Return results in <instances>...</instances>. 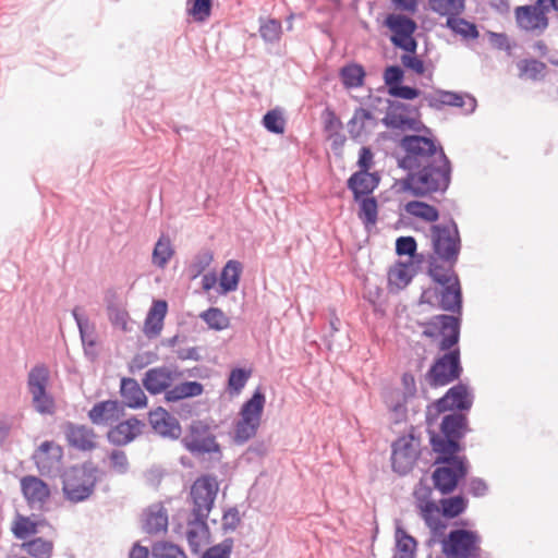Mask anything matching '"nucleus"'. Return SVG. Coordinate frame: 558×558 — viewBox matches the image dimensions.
Instances as JSON below:
<instances>
[{
	"label": "nucleus",
	"mask_w": 558,
	"mask_h": 558,
	"mask_svg": "<svg viewBox=\"0 0 558 558\" xmlns=\"http://www.w3.org/2000/svg\"><path fill=\"white\" fill-rule=\"evenodd\" d=\"M404 155L398 165L408 171L399 187L415 197L445 193L451 182L452 167L442 146L426 135H405L400 142Z\"/></svg>",
	"instance_id": "nucleus-1"
},
{
	"label": "nucleus",
	"mask_w": 558,
	"mask_h": 558,
	"mask_svg": "<svg viewBox=\"0 0 558 558\" xmlns=\"http://www.w3.org/2000/svg\"><path fill=\"white\" fill-rule=\"evenodd\" d=\"M470 432L465 413L452 412L441 418L440 433H430L429 442L435 453H461V440Z\"/></svg>",
	"instance_id": "nucleus-2"
},
{
	"label": "nucleus",
	"mask_w": 558,
	"mask_h": 558,
	"mask_svg": "<svg viewBox=\"0 0 558 558\" xmlns=\"http://www.w3.org/2000/svg\"><path fill=\"white\" fill-rule=\"evenodd\" d=\"M435 464L432 478L434 487L442 495L452 493L470 469L468 458L460 453H436Z\"/></svg>",
	"instance_id": "nucleus-3"
},
{
	"label": "nucleus",
	"mask_w": 558,
	"mask_h": 558,
	"mask_svg": "<svg viewBox=\"0 0 558 558\" xmlns=\"http://www.w3.org/2000/svg\"><path fill=\"white\" fill-rule=\"evenodd\" d=\"M98 472L92 462L70 468L63 477L62 490L65 498L74 504L87 500L95 490Z\"/></svg>",
	"instance_id": "nucleus-4"
},
{
	"label": "nucleus",
	"mask_w": 558,
	"mask_h": 558,
	"mask_svg": "<svg viewBox=\"0 0 558 558\" xmlns=\"http://www.w3.org/2000/svg\"><path fill=\"white\" fill-rule=\"evenodd\" d=\"M430 240L434 253L448 265L454 266L461 251V238L457 222L447 221L430 227Z\"/></svg>",
	"instance_id": "nucleus-5"
},
{
	"label": "nucleus",
	"mask_w": 558,
	"mask_h": 558,
	"mask_svg": "<svg viewBox=\"0 0 558 558\" xmlns=\"http://www.w3.org/2000/svg\"><path fill=\"white\" fill-rule=\"evenodd\" d=\"M482 536L475 530L457 527L441 541V550L446 558H478Z\"/></svg>",
	"instance_id": "nucleus-6"
},
{
	"label": "nucleus",
	"mask_w": 558,
	"mask_h": 558,
	"mask_svg": "<svg viewBox=\"0 0 558 558\" xmlns=\"http://www.w3.org/2000/svg\"><path fill=\"white\" fill-rule=\"evenodd\" d=\"M266 397L260 389H256L246 400L240 411V420L235 424L234 440L244 444L254 437L260 425Z\"/></svg>",
	"instance_id": "nucleus-7"
},
{
	"label": "nucleus",
	"mask_w": 558,
	"mask_h": 558,
	"mask_svg": "<svg viewBox=\"0 0 558 558\" xmlns=\"http://www.w3.org/2000/svg\"><path fill=\"white\" fill-rule=\"evenodd\" d=\"M219 484L217 478L211 475H203L194 481L189 495L190 514L189 517L208 519L211 512Z\"/></svg>",
	"instance_id": "nucleus-8"
},
{
	"label": "nucleus",
	"mask_w": 558,
	"mask_h": 558,
	"mask_svg": "<svg viewBox=\"0 0 558 558\" xmlns=\"http://www.w3.org/2000/svg\"><path fill=\"white\" fill-rule=\"evenodd\" d=\"M445 352L435 360L427 372V380L432 387L449 385L459 379L462 374L460 349L454 348Z\"/></svg>",
	"instance_id": "nucleus-9"
},
{
	"label": "nucleus",
	"mask_w": 558,
	"mask_h": 558,
	"mask_svg": "<svg viewBox=\"0 0 558 558\" xmlns=\"http://www.w3.org/2000/svg\"><path fill=\"white\" fill-rule=\"evenodd\" d=\"M182 442L186 450L193 454L219 452V445L208 424L203 421H194L190 432L184 436Z\"/></svg>",
	"instance_id": "nucleus-10"
},
{
	"label": "nucleus",
	"mask_w": 558,
	"mask_h": 558,
	"mask_svg": "<svg viewBox=\"0 0 558 558\" xmlns=\"http://www.w3.org/2000/svg\"><path fill=\"white\" fill-rule=\"evenodd\" d=\"M474 396L469 386L459 383L447 390V392L436 401L435 405L438 412L444 413L453 411L457 413L469 412L473 405Z\"/></svg>",
	"instance_id": "nucleus-11"
},
{
	"label": "nucleus",
	"mask_w": 558,
	"mask_h": 558,
	"mask_svg": "<svg viewBox=\"0 0 558 558\" xmlns=\"http://www.w3.org/2000/svg\"><path fill=\"white\" fill-rule=\"evenodd\" d=\"M464 96L460 93L437 89L435 93L423 94V100L428 107L440 110L444 106L463 107L466 106L465 113H473L476 109V99L471 95Z\"/></svg>",
	"instance_id": "nucleus-12"
},
{
	"label": "nucleus",
	"mask_w": 558,
	"mask_h": 558,
	"mask_svg": "<svg viewBox=\"0 0 558 558\" xmlns=\"http://www.w3.org/2000/svg\"><path fill=\"white\" fill-rule=\"evenodd\" d=\"M417 458L413 438L401 437L392 444L391 463L395 472L404 475L409 473Z\"/></svg>",
	"instance_id": "nucleus-13"
},
{
	"label": "nucleus",
	"mask_w": 558,
	"mask_h": 558,
	"mask_svg": "<svg viewBox=\"0 0 558 558\" xmlns=\"http://www.w3.org/2000/svg\"><path fill=\"white\" fill-rule=\"evenodd\" d=\"M62 449L52 441H44L33 454V460L41 475H51L59 471Z\"/></svg>",
	"instance_id": "nucleus-14"
},
{
	"label": "nucleus",
	"mask_w": 558,
	"mask_h": 558,
	"mask_svg": "<svg viewBox=\"0 0 558 558\" xmlns=\"http://www.w3.org/2000/svg\"><path fill=\"white\" fill-rule=\"evenodd\" d=\"M63 434L69 446L80 451H92L96 448V433L92 427L83 424L66 422L63 427Z\"/></svg>",
	"instance_id": "nucleus-15"
},
{
	"label": "nucleus",
	"mask_w": 558,
	"mask_h": 558,
	"mask_svg": "<svg viewBox=\"0 0 558 558\" xmlns=\"http://www.w3.org/2000/svg\"><path fill=\"white\" fill-rule=\"evenodd\" d=\"M178 372L168 366L149 368L142 379L143 387L153 396L165 393L175 380Z\"/></svg>",
	"instance_id": "nucleus-16"
},
{
	"label": "nucleus",
	"mask_w": 558,
	"mask_h": 558,
	"mask_svg": "<svg viewBox=\"0 0 558 558\" xmlns=\"http://www.w3.org/2000/svg\"><path fill=\"white\" fill-rule=\"evenodd\" d=\"M514 16L519 28L529 33L541 35L549 25L548 17L544 16L543 12L536 10L532 4L517 7Z\"/></svg>",
	"instance_id": "nucleus-17"
},
{
	"label": "nucleus",
	"mask_w": 558,
	"mask_h": 558,
	"mask_svg": "<svg viewBox=\"0 0 558 558\" xmlns=\"http://www.w3.org/2000/svg\"><path fill=\"white\" fill-rule=\"evenodd\" d=\"M148 421L154 432L163 438L178 439L181 435L178 418L161 407L149 412Z\"/></svg>",
	"instance_id": "nucleus-18"
},
{
	"label": "nucleus",
	"mask_w": 558,
	"mask_h": 558,
	"mask_svg": "<svg viewBox=\"0 0 558 558\" xmlns=\"http://www.w3.org/2000/svg\"><path fill=\"white\" fill-rule=\"evenodd\" d=\"M124 407L117 400L97 402L88 411V418L95 425L109 426L123 415Z\"/></svg>",
	"instance_id": "nucleus-19"
},
{
	"label": "nucleus",
	"mask_w": 558,
	"mask_h": 558,
	"mask_svg": "<svg viewBox=\"0 0 558 558\" xmlns=\"http://www.w3.org/2000/svg\"><path fill=\"white\" fill-rule=\"evenodd\" d=\"M440 324L438 348L440 351H450L458 348L461 330V317L456 315L440 314L437 318Z\"/></svg>",
	"instance_id": "nucleus-20"
},
{
	"label": "nucleus",
	"mask_w": 558,
	"mask_h": 558,
	"mask_svg": "<svg viewBox=\"0 0 558 558\" xmlns=\"http://www.w3.org/2000/svg\"><path fill=\"white\" fill-rule=\"evenodd\" d=\"M21 489L32 508L40 509L50 497L49 486L39 477L27 475L21 480Z\"/></svg>",
	"instance_id": "nucleus-21"
},
{
	"label": "nucleus",
	"mask_w": 558,
	"mask_h": 558,
	"mask_svg": "<svg viewBox=\"0 0 558 558\" xmlns=\"http://www.w3.org/2000/svg\"><path fill=\"white\" fill-rule=\"evenodd\" d=\"M143 427L144 423L138 418H128L108 430V441L114 446H125L142 434Z\"/></svg>",
	"instance_id": "nucleus-22"
},
{
	"label": "nucleus",
	"mask_w": 558,
	"mask_h": 558,
	"mask_svg": "<svg viewBox=\"0 0 558 558\" xmlns=\"http://www.w3.org/2000/svg\"><path fill=\"white\" fill-rule=\"evenodd\" d=\"M185 535L190 550L198 554L209 543L210 532L207 519L187 517Z\"/></svg>",
	"instance_id": "nucleus-23"
},
{
	"label": "nucleus",
	"mask_w": 558,
	"mask_h": 558,
	"mask_svg": "<svg viewBox=\"0 0 558 558\" xmlns=\"http://www.w3.org/2000/svg\"><path fill=\"white\" fill-rule=\"evenodd\" d=\"M380 178L378 173L368 171H356L348 180V189L353 193L354 199L369 196L378 186Z\"/></svg>",
	"instance_id": "nucleus-24"
},
{
	"label": "nucleus",
	"mask_w": 558,
	"mask_h": 558,
	"mask_svg": "<svg viewBox=\"0 0 558 558\" xmlns=\"http://www.w3.org/2000/svg\"><path fill=\"white\" fill-rule=\"evenodd\" d=\"M441 287L439 292V307L445 312L452 313V315L461 316L462 290L459 278Z\"/></svg>",
	"instance_id": "nucleus-25"
},
{
	"label": "nucleus",
	"mask_w": 558,
	"mask_h": 558,
	"mask_svg": "<svg viewBox=\"0 0 558 558\" xmlns=\"http://www.w3.org/2000/svg\"><path fill=\"white\" fill-rule=\"evenodd\" d=\"M168 304L163 300L153 302L144 322V333L149 338H156L160 335L163 327Z\"/></svg>",
	"instance_id": "nucleus-26"
},
{
	"label": "nucleus",
	"mask_w": 558,
	"mask_h": 558,
	"mask_svg": "<svg viewBox=\"0 0 558 558\" xmlns=\"http://www.w3.org/2000/svg\"><path fill=\"white\" fill-rule=\"evenodd\" d=\"M168 527V511L162 504H154L144 513L143 529L148 534L165 532Z\"/></svg>",
	"instance_id": "nucleus-27"
},
{
	"label": "nucleus",
	"mask_w": 558,
	"mask_h": 558,
	"mask_svg": "<svg viewBox=\"0 0 558 558\" xmlns=\"http://www.w3.org/2000/svg\"><path fill=\"white\" fill-rule=\"evenodd\" d=\"M120 392L123 403L131 409L144 408L147 404V397L134 378H122Z\"/></svg>",
	"instance_id": "nucleus-28"
},
{
	"label": "nucleus",
	"mask_w": 558,
	"mask_h": 558,
	"mask_svg": "<svg viewBox=\"0 0 558 558\" xmlns=\"http://www.w3.org/2000/svg\"><path fill=\"white\" fill-rule=\"evenodd\" d=\"M421 518L430 530L434 537L444 536L447 523L442 520L441 510L434 501H425L418 505Z\"/></svg>",
	"instance_id": "nucleus-29"
},
{
	"label": "nucleus",
	"mask_w": 558,
	"mask_h": 558,
	"mask_svg": "<svg viewBox=\"0 0 558 558\" xmlns=\"http://www.w3.org/2000/svg\"><path fill=\"white\" fill-rule=\"evenodd\" d=\"M72 315L77 325L85 354H90L92 349L96 345L95 325L78 312V307L72 311Z\"/></svg>",
	"instance_id": "nucleus-30"
},
{
	"label": "nucleus",
	"mask_w": 558,
	"mask_h": 558,
	"mask_svg": "<svg viewBox=\"0 0 558 558\" xmlns=\"http://www.w3.org/2000/svg\"><path fill=\"white\" fill-rule=\"evenodd\" d=\"M359 203L357 217L366 231H371L378 220V203L374 196H365L354 199Z\"/></svg>",
	"instance_id": "nucleus-31"
},
{
	"label": "nucleus",
	"mask_w": 558,
	"mask_h": 558,
	"mask_svg": "<svg viewBox=\"0 0 558 558\" xmlns=\"http://www.w3.org/2000/svg\"><path fill=\"white\" fill-rule=\"evenodd\" d=\"M204 391V387L198 381H184L175 386H171L166 391L165 400L167 402H178L186 398H193L201 396Z\"/></svg>",
	"instance_id": "nucleus-32"
},
{
	"label": "nucleus",
	"mask_w": 558,
	"mask_h": 558,
	"mask_svg": "<svg viewBox=\"0 0 558 558\" xmlns=\"http://www.w3.org/2000/svg\"><path fill=\"white\" fill-rule=\"evenodd\" d=\"M396 551L392 558H415L417 542L408 532L397 526L395 532Z\"/></svg>",
	"instance_id": "nucleus-33"
},
{
	"label": "nucleus",
	"mask_w": 558,
	"mask_h": 558,
	"mask_svg": "<svg viewBox=\"0 0 558 558\" xmlns=\"http://www.w3.org/2000/svg\"><path fill=\"white\" fill-rule=\"evenodd\" d=\"M241 264L236 260H229L222 268L220 275V289L222 294L235 291L239 286Z\"/></svg>",
	"instance_id": "nucleus-34"
},
{
	"label": "nucleus",
	"mask_w": 558,
	"mask_h": 558,
	"mask_svg": "<svg viewBox=\"0 0 558 558\" xmlns=\"http://www.w3.org/2000/svg\"><path fill=\"white\" fill-rule=\"evenodd\" d=\"M429 9L447 19L460 16L465 9V0H428Z\"/></svg>",
	"instance_id": "nucleus-35"
},
{
	"label": "nucleus",
	"mask_w": 558,
	"mask_h": 558,
	"mask_svg": "<svg viewBox=\"0 0 558 558\" xmlns=\"http://www.w3.org/2000/svg\"><path fill=\"white\" fill-rule=\"evenodd\" d=\"M385 25L392 32V35L414 34L417 25L414 20L402 14H389L385 20Z\"/></svg>",
	"instance_id": "nucleus-36"
},
{
	"label": "nucleus",
	"mask_w": 558,
	"mask_h": 558,
	"mask_svg": "<svg viewBox=\"0 0 558 558\" xmlns=\"http://www.w3.org/2000/svg\"><path fill=\"white\" fill-rule=\"evenodd\" d=\"M50 379L48 367L40 363L35 365L27 376V388L29 392L47 390Z\"/></svg>",
	"instance_id": "nucleus-37"
},
{
	"label": "nucleus",
	"mask_w": 558,
	"mask_h": 558,
	"mask_svg": "<svg viewBox=\"0 0 558 558\" xmlns=\"http://www.w3.org/2000/svg\"><path fill=\"white\" fill-rule=\"evenodd\" d=\"M445 26L464 39H476L480 36L476 25L460 16L447 19Z\"/></svg>",
	"instance_id": "nucleus-38"
},
{
	"label": "nucleus",
	"mask_w": 558,
	"mask_h": 558,
	"mask_svg": "<svg viewBox=\"0 0 558 558\" xmlns=\"http://www.w3.org/2000/svg\"><path fill=\"white\" fill-rule=\"evenodd\" d=\"M342 84L347 88H359L364 83L365 71L362 65L352 63L340 70Z\"/></svg>",
	"instance_id": "nucleus-39"
},
{
	"label": "nucleus",
	"mask_w": 558,
	"mask_h": 558,
	"mask_svg": "<svg viewBox=\"0 0 558 558\" xmlns=\"http://www.w3.org/2000/svg\"><path fill=\"white\" fill-rule=\"evenodd\" d=\"M441 514L445 518L453 519L463 513L468 507V499L461 495L442 498L440 500Z\"/></svg>",
	"instance_id": "nucleus-40"
},
{
	"label": "nucleus",
	"mask_w": 558,
	"mask_h": 558,
	"mask_svg": "<svg viewBox=\"0 0 558 558\" xmlns=\"http://www.w3.org/2000/svg\"><path fill=\"white\" fill-rule=\"evenodd\" d=\"M405 210L410 215L422 218L428 222H435L439 218V213L436 207L420 201L409 202L405 205Z\"/></svg>",
	"instance_id": "nucleus-41"
},
{
	"label": "nucleus",
	"mask_w": 558,
	"mask_h": 558,
	"mask_svg": "<svg viewBox=\"0 0 558 558\" xmlns=\"http://www.w3.org/2000/svg\"><path fill=\"white\" fill-rule=\"evenodd\" d=\"M373 114L369 110L359 107L354 110L352 118L348 122V132L352 138H357L362 135L365 129V122L373 120Z\"/></svg>",
	"instance_id": "nucleus-42"
},
{
	"label": "nucleus",
	"mask_w": 558,
	"mask_h": 558,
	"mask_svg": "<svg viewBox=\"0 0 558 558\" xmlns=\"http://www.w3.org/2000/svg\"><path fill=\"white\" fill-rule=\"evenodd\" d=\"M214 255L209 250L199 251L190 265L187 266V274L191 279L199 277L211 264Z\"/></svg>",
	"instance_id": "nucleus-43"
},
{
	"label": "nucleus",
	"mask_w": 558,
	"mask_h": 558,
	"mask_svg": "<svg viewBox=\"0 0 558 558\" xmlns=\"http://www.w3.org/2000/svg\"><path fill=\"white\" fill-rule=\"evenodd\" d=\"M259 35L264 41L268 44H276L280 40L282 34L281 22L276 19H260Z\"/></svg>",
	"instance_id": "nucleus-44"
},
{
	"label": "nucleus",
	"mask_w": 558,
	"mask_h": 558,
	"mask_svg": "<svg viewBox=\"0 0 558 558\" xmlns=\"http://www.w3.org/2000/svg\"><path fill=\"white\" fill-rule=\"evenodd\" d=\"M23 549L34 558H50L53 544L50 541L37 537L24 543Z\"/></svg>",
	"instance_id": "nucleus-45"
},
{
	"label": "nucleus",
	"mask_w": 558,
	"mask_h": 558,
	"mask_svg": "<svg viewBox=\"0 0 558 558\" xmlns=\"http://www.w3.org/2000/svg\"><path fill=\"white\" fill-rule=\"evenodd\" d=\"M520 76H526L532 81L542 80L545 76L546 64L536 59L522 60L518 63Z\"/></svg>",
	"instance_id": "nucleus-46"
},
{
	"label": "nucleus",
	"mask_w": 558,
	"mask_h": 558,
	"mask_svg": "<svg viewBox=\"0 0 558 558\" xmlns=\"http://www.w3.org/2000/svg\"><path fill=\"white\" fill-rule=\"evenodd\" d=\"M201 318L215 330H222L228 327L229 320L225 313L218 307H210L204 311Z\"/></svg>",
	"instance_id": "nucleus-47"
},
{
	"label": "nucleus",
	"mask_w": 558,
	"mask_h": 558,
	"mask_svg": "<svg viewBox=\"0 0 558 558\" xmlns=\"http://www.w3.org/2000/svg\"><path fill=\"white\" fill-rule=\"evenodd\" d=\"M428 274L430 278L440 286H446L458 278V275L453 270V266L449 265L446 268L437 263H430Z\"/></svg>",
	"instance_id": "nucleus-48"
},
{
	"label": "nucleus",
	"mask_w": 558,
	"mask_h": 558,
	"mask_svg": "<svg viewBox=\"0 0 558 558\" xmlns=\"http://www.w3.org/2000/svg\"><path fill=\"white\" fill-rule=\"evenodd\" d=\"M11 530L17 539H25L37 533V524L29 518L17 514Z\"/></svg>",
	"instance_id": "nucleus-49"
},
{
	"label": "nucleus",
	"mask_w": 558,
	"mask_h": 558,
	"mask_svg": "<svg viewBox=\"0 0 558 558\" xmlns=\"http://www.w3.org/2000/svg\"><path fill=\"white\" fill-rule=\"evenodd\" d=\"M32 395L33 405L40 414H52L54 411V400L47 390L29 392Z\"/></svg>",
	"instance_id": "nucleus-50"
},
{
	"label": "nucleus",
	"mask_w": 558,
	"mask_h": 558,
	"mask_svg": "<svg viewBox=\"0 0 558 558\" xmlns=\"http://www.w3.org/2000/svg\"><path fill=\"white\" fill-rule=\"evenodd\" d=\"M286 121L282 112L278 109L269 110L263 118L264 128L274 134H282L284 132Z\"/></svg>",
	"instance_id": "nucleus-51"
},
{
	"label": "nucleus",
	"mask_w": 558,
	"mask_h": 558,
	"mask_svg": "<svg viewBox=\"0 0 558 558\" xmlns=\"http://www.w3.org/2000/svg\"><path fill=\"white\" fill-rule=\"evenodd\" d=\"M109 466L112 472L124 475L130 470V462L126 453L120 449H113L109 454Z\"/></svg>",
	"instance_id": "nucleus-52"
},
{
	"label": "nucleus",
	"mask_w": 558,
	"mask_h": 558,
	"mask_svg": "<svg viewBox=\"0 0 558 558\" xmlns=\"http://www.w3.org/2000/svg\"><path fill=\"white\" fill-rule=\"evenodd\" d=\"M173 251L169 241L158 240L153 251V264L163 268L171 258Z\"/></svg>",
	"instance_id": "nucleus-53"
},
{
	"label": "nucleus",
	"mask_w": 558,
	"mask_h": 558,
	"mask_svg": "<svg viewBox=\"0 0 558 558\" xmlns=\"http://www.w3.org/2000/svg\"><path fill=\"white\" fill-rule=\"evenodd\" d=\"M251 373L244 368H234L230 372L228 378V389L232 393H240L245 387Z\"/></svg>",
	"instance_id": "nucleus-54"
},
{
	"label": "nucleus",
	"mask_w": 558,
	"mask_h": 558,
	"mask_svg": "<svg viewBox=\"0 0 558 558\" xmlns=\"http://www.w3.org/2000/svg\"><path fill=\"white\" fill-rule=\"evenodd\" d=\"M191 7L187 9L196 21L203 22L209 17L211 13L213 0H189Z\"/></svg>",
	"instance_id": "nucleus-55"
},
{
	"label": "nucleus",
	"mask_w": 558,
	"mask_h": 558,
	"mask_svg": "<svg viewBox=\"0 0 558 558\" xmlns=\"http://www.w3.org/2000/svg\"><path fill=\"white\" fill-rule=\"evenodd\" d=\"M153 553L155 558H187L181 547L171 543L157 544Z\"/></svg>",
	"instance_id": "nucleus-56"
},
{
	"label": "nucleus",
	"mask_w": 558,
	"mask_h": 558,
	"mask_svg": "<svg viewBox=\"0 0 558 558\" xmlns=\"http://www.w3.org/2000/svg\"><path fill=\"white\" fill-rule=\"evenodd\" d=\"M232 548L233 539L229 537L205 550L202 558H230Z\"/></svg>",
	"instance_id": "nucleus-57"
},
{
	"label": "nucleus",
	"mask_w": 558,
	"mask_h": 558,
	"mask_svg": "<svg viewBox=\"0 0 558 558\" xmlns=\"http://www.w3.org/2000/svg\"><path fill=\"white\" fill-rule=\"evenodd\" d=\"M412 280V274L407 265H399L389 271V282L399 289L407 287Z\"/></svg>",
	"instance_id": "nucleus-58"
},
{
	"label": "nucleus",
	"mask_w": 558,
	"mask_h": 558,
	"mask_svg": "<svg viewBox=\"0 0 558 558\" xmlns=\"http://www.w3.org/2000/svg\"><path fill=\"white\" fill-rule=\"evenodd\" d=\"M404 77V72L399 65H389L385 69L384 81L388 88V94L392 89V86H399Z\"/></svg>",
	"instance_id": "nucleus-59"
},
{
	"label": "nucleus",
	"mask_w": 558,
	"mask_h": 558,
	"mask_svg": "<svg viewBox=\"0 0 558 558\" xmlns=\"http://www.w3.org/2000/svg\"><path fill=\"white\" fill-rule=\"evenodd\" d=\"M390 41L397 48H400L409 53H415L417 49V41L413 34L409 35H391Z\"/></svg>",
	"instance_id": "nucleus-60"
},
{
	"label": "nucleus",
	"mask_w": 558,
	"mask_h": 558,
	"mask_svg": "<svg viewBox=\"0 0 558 558\" xmlns=\"http://www.w3.org/2000/svg\"><path fill=\"white\" fill-rule=\"evenodd\" d=\"M322 118L326 133H336L342 129V122L330 108H326L323 111Z\"/></svg>",
	"instance_id": "nucleus-61"
},
{
	"label": "nucleus",
	"mask_w": 558,
	"mask_h": 558,
	"mask_svg": "<svg viewBox=\"0 0 558 558\" xmlns=\"http://www.w3.org/2000/svg\"><path fill=\"white\" fill-rule=\"evenodd\" d=\"M418 88L403 85L402 83L399 86H392L389 95L395 98H401L405 100H412L421 95H423Z\"/></svg>",
	"instance_id": "nucleus-62"
},
{
	"label": "nucleus",
	"mask_w": 558,
	"mask_h": 558,
	"mask_svg": "<svg viewBox=\"0 0 558 558\" xmlns=\"http://www.w3.org/2000/svg\"><path fill=\"white\" fill-rule=\"evenodd\" d=\"M416 241L413 236H400L396 241V252L400 256H413L416 252Z\"/></svg>",
	"instance_id": "nucleus-63"
},
{
	"label": "nucleus",
	"mask_w": 558,
	"mask_h": 558,
	"mask_svg": "<svg viewBox=\"0 0 558 558\" xmlns=\"http://www.w3.org/2000/svg\"><path fill=\"white\" fill-rule=\"evenodd\" d=\"M402 65L413 71L416 74H423L425 72V64L415 53H405L401 56Z\"/></svg>",
	"instance_id": "nucleus-64"
}]
</instances>
